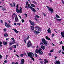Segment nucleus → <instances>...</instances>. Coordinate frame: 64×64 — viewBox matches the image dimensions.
I'll list each match as a JSON object with an SVG mask.
<instances>
[{"instance_id": "nucleus-1", "label": "nucleus", "mask_w": 64, "mask_h": 64, "mask_svg": "<svg viewBox=\"0 0 64 64\" xmlns=\"http://www.w3.org/2000/svg\"><path fill=\"white\" fill-rule=\"evenodd\" d=\"M42 42L44 44V45L46 46H47V45H48V43H47V41H46L45 39L44 38H42Z\"/></svg>"}, {"instance_id": "nucleus-2", "label": "nucleus", "mask_w": 64, "mask_h": 64, "mask_svg": "<svg viewBox=\"0 0 64 64\" xmlns=\"http://www.w3.org/2000/svg\"><path fill=\"white\" fill-rule=\"evenodd\" d=\"M28 56H29V57H30V58H32V57L34 56V54H33V52H30L28 53Z\"/></svg>"}, {"instance_id": "nucleus-3", "label": "nucleus", "mask_w": 64, "mask_h": 64, "mask_svg": "<svg viewBox=\"0 0 64 64\" xmlns=\"http://www.w3.org/2000/svg\"><path fill=\"white\" fill-rule=\"evenodd\" d=\"M27 46H28V48H29V47H30V46H32V44L31 43V42L29 40L27 44Z\"/></svg>"}, {"instance_id": "nucleus-4", "label": "nucleus", "mask_w": 64, "mask_h": 64, "mask_svg": "<svg viewBox=\"0 0 64 64\" xmlns=\"http://www.w3.org/2000/svg\"><path fill=\"white\" fill-rule=\"evenodd\" d=\"M46 7L47 8H48V10L49 11L51 12V13H54V12H54V10H53V9L50 8H49V7L47 6H46Z\"/></svg>"}, {"instance_id": "nucleus-5", "label": "nucleus", "mask_w": 64, "mask_h": 64, "mask_svg": "<svg viewBox=\"0 0 64 64\" xmlns=\"http://www.w3.org/2000/svg\"><path fill=\"white\" fill-rule=\"evenodd\" d=\"M42 48H40L38 50V53L40 55H42L43 54V52L41 51Z\"/></svg>"}, {"instance_id": "nucleus-6", "label": "nucleus", "mask_w": 64, "mask_h": 64, "mask_svg": "<svg viewBox=\"0 0 64 64\" xmlns=\"http://www.w3.org/2000/svg\"><path fill=\"white\" fill-rule=\"evenodd\" d=\"M35 28L37 31H41L42 30L41 28L39 26H37Z\"/></svg>"}, {"instance_id": "nucleus-7", "label": "nucleus", "mask_w": 64, "mask_h": 64, "mask_svg": "<svg viewBox=\"0 0 64 64\" xmlns=\"http://www.w3.org/2000/svg\"><path fill=\"white\" fill-rule=\"evenodd\" d=\"M29 8H30L32 11H33V12H35L36 11V10L34 9V8H32L31 6L29 7Z\"/></svg>"}, {"instance_id": "nucleus-8", "label": "nucleus", "mask_w": 64, "mask_h": 64, "mask_svg": "<svg viewBox=\"0 0 64 64\" xmlns=\"http://www.w3.org/2000/svg\"><path fill=\"white\" fill-rule=\"evenodd\" d=\"M15 21L16 22H19V20L18 19V18L17 17V16H16L15 17Z\"/></svg>"}, {"instance_id": "nucleus-9", "label": "nucleus", "mask_w": 64, "mask_h": 64, "mask_svg": "<svg viewBox=\"0 0 64 64\" xmlns=\"http://www.w3.org/2000/svg\"><path fill=\"white\" fill-rule=\"evenodd\" d=\"M16 12L18 13H22V11L18 9V10H16Z\"/></svg>"}, {"instance_id": "nucleus-10", "label": "nucleus", "mask_w": 64, "mask_h": 64, "mask_svg": "<svg viewBox=\"0 0 64 64\" xmlns=\"http://www.w3.org/2000/svg\"><path fill=\"white\" fill-rule=\"evenodd\" d=\"M5 26L7 27V28H10V27H11V26L10 25V24H7V23H6L5 24Z\"/></svg>"}, {"instance_id": "nucleus-11", "label": "nucleus", "mask_w": 64, "mask_h": 64, "mask_svg": "<svg viewBox=\"0 0 64 64\" xmlns=\"http://www.w3.org/2000/svg\"><path fill=\"white\" fill-rule=\"evenodd\" d=\"M24 60L22 59L21 60L20 64H24Z\"/></svg>"}, {"instance_id": "nucleus-12", "label": "nucleus", "mask_w": 64, "mask_h": 64, "mask_svg": "<svg viewBox=\"0 0 64 64\" xmlns=\"http://www.w3.org/2000/svg\"><path fill=\"white\" fill-rule=\"evenodd\" d=\"M61 34L62 37H63L64 38V31L61 32Z\"/></svg>"}, {"instance_id": "nucleus-13", "label": "nucleus", "mask_w": 64, "mask_h": 64, "mask_svg": "<svg viewBox=\"0 0 64 64\" xmlns=\"http://www.w3.org/2000/svg\"><path fill=\"white\" fill-rule=\"evenodd\" d=\"M48 32V33H51V31L50 30V28H49L48 29V30H47Z\"/></svg>"}, {"instance_id": "nucleus-14", "label": "nucleus", "mask_w": 64, "mask_h": 64, "mask_svg": "<svg viewBox=\"0 0 64 64\" xmlns=\"http://www.w3.org/2000/svg\"><path fill=\"white\" fill-rule=\"evenodd\" d=\"M55 62H56V64H60V61L59 60L56 61Z\"/></svg>"}, {"instance_id": "nucleus-15", "label": "nucleus", "mask_w": 64, "mask_h": 64, "mask_svg": "<svg viewBox=\"0 0 64 64\" xmlns=\"http://www.w3.org/2000/svg\"><path fill=\"white\" fill-rule=\"evenodd\" d=\"M34 33H36V34H39L40 33V32L39 31H37L36 30H35L34 31Z\"/></svg>"}, {"instance_id": "nucleus-16", "label": "nucleus", "mask_w": 64, "mask_h": 64, "mask_svg": "<svg viewBox=\"0 0 64 64\" xmlns=\"http://www.w3.org/2000/svg\"><path fill=\"white\" fill-rule=\"evenodd\" d=\"M41 48L42 49H43V50H44V49H45L46 48H45V46H41Z\"/></svg>"}, {"instance_id": "nucleus-17", "label": "nucleus", "mask_w": 64, "mask_h": 64, "mask_svg": "<svg viewBox=\"0 0 64 64\" xmlns=\"http://www.w3.org/2000/svg\"><path fill=\"white\" fill-rule=\"evenodd\" d=\"M46 39H47V40H50V41H51V40L50 39V38H48V36H46Z\"/></svg>"}, {"instance_id": "nucleus-18", "label": "nucleus", "mask_w": 64, "mask_h": 64, "mask_svg": "<svg viewBox=\"0 0 64 64\" xmlns=\"http://www.w3.org/2000/svg\"><path fill=\"white\" fill-rule=\"evenodd\" d=\"M14 43H15V42H12V43L10 42L9 44L10 46H11L12 44H14Z\"/></svg>"}, {"instance_id": "nucleus-19", "label": "nucleus", "mask_w": 64, "mask_h": 64, "mask_svg": "<svg viewBox=\"0 0 64 64\" xmlns=\"http://www.w3.org/2000/svg\"><path fill=\"white\" fill-rule=\"evenodd\" d=\"M14 30V32H15L16 33H18V31H17V30H16V29H14L13 30Z\"/></svg>"}, {"instance_id": "nucleus-20", "label": "nucleus", "mask_w": 64, "mask_h": 64, "mask_svg": "<svg viewBox=\"0 0 64 64\" xmlns=\"http://www.w3.org/2000/svg\"><path fill=\"white\" fill-rule=\"evenodd\" d=\"M3 43L4 45H7V42H3Z\"/></svg>"}, {"instance_id": "nucleus-21", "label": "nucleus", "mask_w": 64, "mask_h": 64, "mask_svg": "<svg viewBox=\"0 0 64 64\" xmlns=\"http://www.w3.org/2000/svg\"><path fill=\"white\" fill-rule=\"evenodd\" d=\"M31 6L32 7H35V5L33 4H31Z\"/></svg>"}, {"instance_id": "nucleus-22", "label": "nucleus", "mask_w": 64, "mask_h": 64, "mask_svg": "<svg viewBox=\"0 0 64 64\" xmlns=\"http://www.w3.org/2000/svg\"><path fill=\"white\" fill-rule=\"evenodd\" d=\"M31 28V29L32 30H34V27H33V26H30Z\"/></svg>"}, {"instance_id": "nucleus-23", "label": "nucleus", "mask_w": 64, "mask_h": 64, "mask_svg": "<svg viewBox=\"0 0 64 64\" xmlns=\"http://www.w3.org/2000/svg\"><path fill=\"white\" fill-rule=\"evenodd\" d=\"M38 48H36V50L35 52L36 53H38Z\"/></svg>"}, {"instance_id": "nucleus-24", "label": "nucleus", "mask_w": 64, "mask_h": 64, "mask_svg": "<svg viewBox=\"0 0 64 64\" xmlns=\"http://www.w3.org/2000/svg\"><path fill=\"white\" fill-rule=\"evenodd\" d=\"M11 39L13 40V42H15V40H14V38H12Z\"/></svg>"}, {"instance_id": "nucleus-25", "label": "nucleus", "mask_w": 64, "mask_h": 64, "mask_svg": "<svg viewBox=\"0 0 64 64\" xmlns=\"http://www.w3.org/2000/svg\"><path fill=\"white\" fill-rule=\"evenodd\" d=\"M35 18H36V17H37L38 18H40V16H39L37 15H36V16H35Z\"/></svg>"}, {"instance_id": "nucleus-26", "label": "nucleus", "mask_w": 64, "mask_h": 64, "mask_svg": "<svg viewBox=\"0 0 64 64\" xmlns=\"http://www.w3.org/2000/svg\"><path fill=\"white\" fill-rule=\"evenodd\" d=\"M4 36L6 37H8V34H5L4 35Z\"/></svg>"}, {"instance_id": "nucleus-27", "label": "nucleus", "mask_w": 64, "mask_h": 64, "mask_svg": "<svg viewBox=\"0 0 64 64\" xmlns=\"http://www.w3.org/2000/svg\"><path fill=\"white\" fill-rule=\"evenodd\" d=\"M56 20L58 21H61V19H58L57 18L56 19Z\"/></svg>"}, {"instance_id": "nucleus-28", "label": "nucleus", "mask_w": 64, "mask_h": 64, "mask_svg": "<svg viewBox=\"0 0 64 64\" xmlns=\"http://www.w3.org/2000/svg\"><path fill=\"white\" fill-rule=\"evenodd\" d=\"M16 10H17L18 9V8H19L18 7V4H17V6H16Z\"/></svg>"}, {"instance_id": "nucleus-29", "label": "nucleus", "mask_w": 64, "mask_h": 64, "mask_svg": "<svg viewBox=\"0 0 64 64\" xmlns=\"http://www.w3.org/2000/svg\"><path fill=\"white\" fill-rule=\"evenodd\" d=\"M30 24L31 25H33V26H34V22H32V23Z\"/></svg>"}, {"instance_id": "nucleus-30", "label": "nucleus", "mask_w": 64, "mask_h": 64, "mask_svg": "<svg viewBox=\"0 0 64 64\" xmlns=\"http://www.w3.org/2000/svg\"><path fill=\"white\" fill-rule=\"evenodd\" d=\"M12 64H18V63L17 62H16V63L14 62H12Z\"/></svg>"}, {"instance_id": "nucleus-31", "label": "nucleus", "mask_w": 64, "mask_h": 64, "mask_svg": "<svg viewBox=\"0 0 64 64\" xmlns=\"http://www.w3.org/2000/svg\"><path fill=\"white\" fill-rule=\"evenodd\" d=\"M56 18H60V17H59V16H58V15H57V14H56Z\"/></svg>"}, {"instance_id": "nucleus-32", "label": "nucleus", "mask_w": 64, "mask_h": 64, "mask_svg": "<svg viewBox=\"0 0 64 64\" xmlns=\"http://www.w3.org/2000/svg\"><path fill=\"white\" fill-rule=\"evenodd\" d=\"M2 47V42H0V48Z\"/></svg>"}, {"instance_id": "nucleus-33", "label": "nucleus", "mask_w": 64, "mask_h": 64, "mask_svg": "<svg viewBox=\"0 0 64 64\" xmlns=\"http://www.w3.org/2000/svg\"><path fill=\"white\" fill-rule=\"evenodd\" d=\"M17 24L18 25V26H20V25H21V23H17Z\"/></svg>"}, {"instance_id": "nucleus-34", "label": "nucleus", "mask_w": 64, "mask_h": 64, "mask_svg": "<svg viewBox=\"0 0 64 64\" xmlns=\"http://www.w3.org/2000/svg\"><path fill=\"white\" fill-rule=\"evenodd\" d=\"M12 48H13V47L12 46L10 47V48H9V49H10V50H12Z\"/></svg>"}, {"instance_id": "nucleus-35", "label": "nucleus", "mask_w": 64, "mask_h": 64, "mask_svg": "<svg viewBox=\"0 0 64 64\" xmlns=\"http://www.w3.org/2000/svg\"><path fill=\"white\" fill-rule=\"evenodd\" d=\"M20 57H23V54H20Z\"/></svg>"}, {"instance_id": "nucleus-36", "label": "nucleus", "mask_w": 64, "mask_h": 64, "mask_svg": "<svg viewBox=\"0 0 64 64\" xmlns=\"http://www.w3.org/2000/svg\"><path fill=\"white\" fill-rule=\"evenodd\" d=\"M40 44L42 46H43L44 45V44L42 42H41L40 43Z\"/></svg>"}, {"instance_id": "nucleus-37", "label": "nucleus", "mask_w": 64, "mask_h": 64, "mask_svg": "<svg viewBox=\"0 0 64 64\" xmlns=\"http://www.w3.org/2000/svg\"><path fill=\"white\" fill-rule=\"evenodd\" d=\"M14 48H16V45L13 46H12Z\"/></svg>"}, {"instance_id": "nucleus-38", "label": "nucleus", "mask_w": 64, "mask_h": 64, "mask_svg": "<svg viewBox=\"0 0 64 64\" xmlns=\"http://www.w3.org/2000/svg\"><path fill=\"white\" fill-rule=\"evenodd\" d=\"M44 62L45 63H48V61L46 60V59H44Z\"/></svg>"}, {"instance_id": "nucleus-39", "label": "nucleus", "mask_w": 64, "mask_h": 64, "mask_svg": "<svg viewBox=\"0 0 64 64\" xmlns=\"http://www.w3.org/2000/svg\"><path fill=\"white\" fill-rule=\"evenodd\" d=\"M28 4V2H26V6H27Z\"/></svg>"}, {"instance_id": "nucleus-40", "label": "nucleus", "mask_w": 64, "mask_h": 64, "mask_svg": "<svg viewBox=\"0 0 64 64\" xmlns=\"http://www.w3.org/2000/svg\"><path fill=\"white\" fill-rule=\"evenodd\" d=\"M13 5L14 7H16V6L15 5V2L13 3Z\"/></svg>"}, {"instance_id": "nucleus-41", "label": "nucleus", "mask_w": 64, "mask_h": 64, "mask_svg": "<svg viewBox=\"0 0 64 64\" xmlns=\"http://www.w3.org/2000/svg\"><path fill=\"white\" fill-rule=\"evenodd\" d=\"M2 10L3 11H4V10H6V9L5 8H4L2 9Z\"/></svg>"}, {"instance_id": "nucleus-42", "label": "nucleus", "mask_w": 64, "mask_h": 64, "mask_svg": "<svg viewBox=\"0 0 64 64\" xmlns=\"http://www.w3.org/2000/svg\"><path fill=\"white\" fill-rule=\"evenodd\" d=\"M62 49L64 51V46H63L62 47Z\"/></svg>"}, {"instance_id": "nucleus-43", "label": "nucleus", "mask_w": 64, "mask_h": 64, "mask_svg": "<svg viewBox=\"0 0 64 64\" xmlns=\"http://www.w3.org/2000/svg\"><path fill=\"white\" fill-rule=\"evenodd\" d=\"M34 56L35 57H37V54H34Z\"/></svg>"}, {"instance_id": "nucleus-44", "label": "nucleus", "mask_w": 64, "mask_h": 64, "mask_svg": "<svg viewBox=\"0 0 64 64\" xmlns=\"http://www.w3.org/2000/svg\"><path fill=\"white\" fill-rule=\"evenodd\" d=\"M6 59H7V57H8V54H6Z\"/></svg>"}, {"instance_id": "nucleus-45", "label": "nucleus", "mask_w": 64, "mask_h": 64, "mask_svg": "<svg viewBox=\"0 0 64 64\" xmlns=\"http://www.w3.org/2000/svg\"><path fill=\"white\" fill-rule=\"evenodd\" d=\"M0 21L1 23H3V20H0Z\"/></svg>"}, {"instance_id": "nucleus-46", "label": "nucleus", "mask_w": 64, "mask_h": 64, "mask_svg": "<svg viewBox=\"0 0 64 64\" xmlns=\"http://www.w3.org/2000/svg\"><path fill=\"white\" fill-rule=\"evenodd\" d=\"M24 15H26V18H27V14H24Z\"/></svg>"}, {"instance_id": "nucleus-47", "label": "nucleus", "mask_w": 64, "mask_h": 64, "mask_svg": "<svg viewBox=\"0 0 64 64\" xmlns=\"http://www.w3.org/2000/svg\"><path fill=\"white\" fill-rule=\"evenodd\" d=\"M48 55L49 56H52V55H51V54L50 53H49L48 54Z\"/></svg>"}, {"instance_id": "nucleus-48", "label": "nucleus", "mask_w": 64, "mask_h": 64, "mask_svg": "<svg viewBox=\"0 0 64 64\" xmlns=\"http://www.w3.org/2000/svg\"><path fill=\"white\" fill-rule=\"evenodd\" d=\"M32 3H34V4H37L36 2H35L34 1H33Z\"/></svg>"}, {"instance_id": "nucleus-49", "label": "nucleus", "mask_w": 64, "mask_h": 64, "mask_svg": "<svg viewBox=\"0 0 64 64\" xmlns=\"http://www.w3.org/2000/svg\"><path fill=\"white\" fill-rule=\"evenodd\" d=\"M22 23H24V20H22Z\"/></svg>"}, {"instance_id": "nucleus-50", "label": "nucleus", "mask_w": 64, "mask_h": 64, "mask_svg": "<svg viewBox=\"0 0 64 64\" xmlns=\"http://www.w3.org/2000/svg\"><path fill=\"white\" fill-rule=\"evenodd\" d=\"M14 25L16 26H17V24H16V23L14 22Z\"/></svg>"}, {"instance_id": "nucleus-51", "label": "nucleus", "mask_w": 64, "mask_h": 64, "mask_svg": "<svg viewBox=\"0 0 64 64\" xmlns=\"http://www.w3.org/2000/svg\"><path fill=\"white\" fill-rule=\"evenodd\" d=\"M54 57L55 58H54V59L55 60H56V59H57V56H54Z\"/></svg>"}, {"instance_id": "nucleus-52", "label": "nucleus", "mask_w": 64, "mask_h": 64, "mask_svg": "<svg viewBox=\"0 0 64 64\" xmlns=\"http://www.w3.org/2000/svg\"><path fill=\"white\" fill-rule=\"evenodd\" d=\"M14 17H15V16H12V18L13 19H14Z\"/></svg>"}, {"instance_id": "nucleus-53", "label": "nucleus", "mask_w": 64, "mask_h": 64, "mask_svg": "<svg viewBox=\"0 0 64 64\" xmlns=\"http://www.w3.org/2000/svg\"><path fill=\"white\" fill-rule=\"evenodd\" d=\"M4 63H7V60H4Z\"/></svg>"}, {"instance_id": "nucleus-54", "label": "nucleus", "mask_w": 64, "mask_h": 64, "mask_svg": "<svg viewBox=\"0 0 64 64\" xmlns=\"http://www.w3.org/2000/svg\"><path fill=\"white\" fill-rule=\"evenodd\" d=\"M29 36H28L27 38H26V40L29 39Z\"/></svg>"}, {"instance_id": "nucleus-55", "label": "nucleus", "mask_w": 64, "mask_h": 64, "mask_svg": "<svg viewBox=\"0 0 64 64\" xmlns=\"http://www.w3.org/2000/svg\"><path fill=\"white\" fill-rule=\"evenodd\" d=\"M20 7V11H22V8H21V7Z\"/></svg>"}, {"instance_id": "nucleus-56", "label": "nucleus", "mask_w": 64, "mask_h": 64, "mask_svg": "<svg viewBox=\"0 0 64 64\" xmlns=\"http://www.w3.org/2000/svg\"><path fill=\"white\" fill-rule=\"evenodd\" d=\"M23 55H26V53L25 52H24V54H23Z\"/></svg>"}, {"instance_id": "nucleus-57", "label": "nucleus", "mask_w": 64, "mask_h": 64, "mask_svg": "<svg viewBox=\"0 0 64 64\" xmlns=\"http://www.w3.org/2000/svg\"><path fill=\"white\" fill-rule=\"evenodd\" d=\"M34 19L35 20H36V21H38V19L36 18H34Z\"/></svg>"}, {"instance_id": "nucleus-58", "label": "nucleus", "mask_w": 64, "mask_h": 64, "mask_svg": "<svg viewBox=\"0 0 64 64\" xmlns=\"http://www.w3.org/2000/svg\"><path fill=\"white\" fill-rule=\"evenodd\" d=\"M32 58V60L33 61H34V58H33L32 57V58Z\"/></svg>"}, {"instance_id": "nucleus-59", "label": "nucleus", "mask_w": 64, "mask_h": 64, "mask_svg": "<svg viewBox=\"0 0 64 64\" xmlns=\"http://www.w3.org/2000/svg\"><path fill=\"white\" fill-rule=\"evenodd\" d=\"M2 58V56L0 54V58L1 59Z\"/></svg>"}, {"instance_id": "nucleus-60", "label": "nucleus", "mask_w": 64, "mask_h": 64, "mask_svg": "<svg viewBox=\"0 0 64 64\" xmlns=\"http://www.w3.org/2000/svg\"><path fill=\"white\" fill-rule=\"evenodd\" d=\"M61 50H60L59 52H58L59 53H60L61 52Z\"/></svg>"}, {"instance_id": "nucleus-61", "label": "nucleus", "mask_w": 64, "mask_h": 64, "mask_svg": "<svg viewBox=\"0 0 64 64\" xmlns=\"http://www.w3.org/2000/svg\"><path fill=\"white\" fill-rule=\"evenodd\" d=\"M62 3L63 4H64V1H63V0H62Z\"/></svg>"}, {"instance_id": "nucleus-62", "label": "nucleus", "mask_w": 64, "mask_h": 64, "mask_svg": "<svg viewBox=\"0 0 64 64\" xmlns=\"http://www.w3.org/2000/svg\"><path fill=\"white\" fill-rule=\"evenodd\" d=\"M10 5L11 7H13V5L11 3L10 4Z\"/></svg>"}, {"instance_id": "nucleus-63", "label": "nucleus", "mask_w": 64, "mask_h": 64, "mask_svg": "<svg viewBox=\"0 0 64 64\" xmlns=\"http://www.w3.org/2000/svg\"><path fill=\"white\" fill-rule=\"evenodd\" d=\"M40 63L41 64H43V62L42 61H41L40 62Z\"/></svg>"}, {"instance_id": "nucleus-64", "label": "nucleus", "mask_w": 64, "mask_h": 64, "mask_svg": "<svg viewBox=\"0 0 64 64\" xmlns=\"http://www.w3.org/2000/svg\"><path fill=\"white\" fill-rule=\"evenodd\" d=\"M53 52V50H50V52Z\"/></svg>"}]
</instances>
